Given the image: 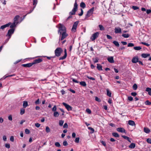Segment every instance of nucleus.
I'll list each match as a JSON object with an SVG mask.
<instances>
[{
    "label": "nucleus",
    "mask_w": 151,
    "mask_h": 151,
    "mask_svg": "<svg viewBox=\"0 0 151 151\" xmlns=\"http://www.w3.org/2000/svg\"><path fill=\"white\" fill-rule=\"evenodd\" d=\"M58 30V33L60 34V37H61L60 40H63L65 39L67 36L68 34L66 33V30L65 27L63 25L61 24H59Z\"/></svg>",
    "instance_id": "obj_1"
},
{
    "label": "nucleus",
    "mask_w": 151,
    "mask_h": 151,
    "mask_svg": "<svg viewBox=\"0 0 151 151\" xmlns=\"http://www.w3.org/2000/svg\"><path fill=\"white\" fill-rule=\"evenodd\" d=\"M77 9L78 5L77 4L76 0L74 4L73 8L72 11L69 13V15H74L75 14L76 12L77 11Z\"/></svg>",
    "instance_id": "obj_2"
},
{
    "label": "nucleus",
    "mask_w": 151,
    "mask_h": 151,
    "mask_svg": "<svg viewBox=\"0 0 151 151\" xmlns=\"http://www.w3.org/2000/svg\"><path fill=\"white\" fill-rule=\"evenodd\" d=\"M63 50L60 47H58L55 51V56L57 57L60 56L61 53L63 52Z\"/></svg>",
    "instance_id": "obj_3"
},
{
    "label": "nucleus",
    "mask_w": 151,
    "mask_h": 151,
    "mask_svg": "<svg viewBox=\"0 0 151 151\" xmlns=\"http://www.w3.org/2000/svg\"><path fill=\"white\" fill-rule=\"evenodd\" d=\"M99 35V32H96L92 35L90 38V39L92 41H93L98 37Z\"/></svg>",
    "instance_id": "obj_4"
},
{
    "label": "nucleus",
    "mask_w": 151,
    "mask_h": 151,
    "mask_svg": "<svg viewBox=\"0 0 151 151\" xmlns=\"http://www.w3.org/2000/svg\"><path fill=\"white\" fill-rule=\"evenodd\" d=\"M79 22L78 21L75 22L73 24L72 29V31L73 32H75L76 31L77 27L78 24Z\"/></svg>",
    "instance_id": "obj_5"
},
{
    "label": "nucleus",
    "mask_w": 151,
    "mask_h": 151,
    "mask_svg": "<svg viewBox=\"0 0 151 151\" xmlns=\"http://www.w3.org/2000/svg\"><path fill=\"white\" fill-rule=\"evenodd\" d=\"M14 29H9L8 32L7 34L6 35V36L10 38L12 35L14 33Z\"/></svg>",
    "instance_id": "obj_6"
},
{
    "label": "nucleus",
    "mask_w": 151,
    "mask_h": 151,
    "mask_svg": "<svg viewBox=\"0 0 151 151\" xmlns=\"http://www.w3.org/2000/svg\"><path fill=\"white\" fill-rule=\"evenodd\" d=\"M63 104L65 106L68 111H70L72 110V107L68 104L64 102L63 103Z\"/></svg>",
    "instance_id": "obj_7"
},
{
    "label": "nucleus",
    "mask_w": 151,
    "mask_h": 151,
    "mask_svg": "<svg viewBox=\"0 0 151 151\" xmlns=\"http://www.w3.org/2000/svg\"><path fill=\"white\" fill-rule=\"evenodd\" d=\"M42 61V59L41 58H38L35 60L32 63L33 65L39 63Z\"/></svg>",
    "instance_id": "obj_8"
},
{
    "label": "nucleus",
    "mask_w": 151,
    "mask_h": 151,
    "mask_svg": "<svg viewBox=\"0 0 151 151\" xmlns=\"http://www.w3.org/2000/svg\"><path fill=\"white\" fill-rule=\"evenodd\" d=\"M115 32L116 33H122V29L119 27H116L114 29Z\"/></svg>",
    "instance_id": "obj_9"
},
{
    "label": "nucleus",
    "mask_w": 151,
    "mask_h": 151,
    "mask_svg": "<svg viewBox=\"0 0 151 151\" xmlns=\"http://www.w3.org/2000/svg\"><path fill=\"white\" fill-rule=\"evenodd\" d=\"M64 52H65V54H64V55L62 57H61L59 59V60H64L66 58V57L67 56V52H66V50L65 49L64 50Z\"/></svg>",
    "instance_id": "obj_10"
},
{
    "label": "nucleus",
    "mask_w": 151,
    "mask_h": 151,
    "mask_svg": "<svg viewBox=\"0 0 151 151\" xmlns=\"http://www.w3.org/2000/svg\"><path fill=\"white\" fill-rule=\"evenodd\" d=\"M10 24L11 23H9L7 24L2 25L0 27V29H1L3 30L5 28L8 27Z\"/></svg>",
    "instance_id": "obj_11"
},
{
    "label": "nucleus",
    "mask_w": 151,
    "mask_h": 151,
    "mask_svg": "<svg viewBox=\"0 0 151 151\" xmlns=\"http://www.w3.org/2000/svg\"><path fill=\"white\" fill-rule=\"evenodd\" d=\"M107 60L109 63H113L114 62V60L113 57L112 56L109 57L107 58Z\"/></svg>",
    "instance_id": "obj_12"
},
{
    "label": "nucleus",
    "mask_w": 151,
    "mask_h": 151,
    "mask_svg": "<svg viewBox=\"0 0 151 151\" xmlns=\"http://www.w3.org/2000/svg\"><path fill=\"white\" fill-rule=\"evenodd\" d=\"M117 131L121 132H125V129L122 127H119L116 129Z\"/></svg>",
    "instance_id": "obj_13"
},
{
    "label": "nucleus",
    "mask_w": 151,
    "mask_h": 151,
    "mask_svg": "<svg viewBox=\"0 0 151 151\" xmlns=\"http://www.w3.org/2000/svg\"><path fill=\"white\" fill-rule=\"evenodd\" d=\"M33 65V64H32V63H29L26 64H22V65L25 67H30Z\"/></svg>",
    "instance_id": "obj_14"
},
{
    "label": "nucleus",
    "mask_w": 151,
    "mask_h": 151,
    "mask_svg": "<svg viewBox=\"0 0 151 151\" xmlns=\"http://www.w3.org/2000/svg\"><path fill=\"white\" fill-rule=\"evenodd\" d=\"M132 62L133 63H136L138 62V57H134L132 59Z\"/></svg>",
    "instance_id": "obj_15"
},
{
    "label": "nucleus",
    "mask_w": 151,
    "mask_h": 151,
    "mask_svg": "<svg viewBox=\"0 0 151 151\" xmlns=\"http://www.w3.org/2000/svg\"><path fill=\"white\" fill-rule=\"evenodd\" d=\"M150 56V54L148 53H143L141 55L142 57L144 58H145Z\"/></svg>",
    "instance_id": "obj_16"
},
{
    "label": "nucleus",
    "mask_w": 151,
    "mask_h": 151,
    "mask_svg": "<svg viewBox=\"0 0 151 151\" xmlns=\"http://www.w3.org/2000/svg\"><path fill=\"white\" fill-rule=\"evenodd\" d=\"M128 124L129 125L133 126L135 125L134 122L132 120H129L128 121Z\"/></svg>",
    "instance_id": "obj_17"
},
{
    "label": "nucleus",
    "mask_w": 151,
    "mask_h": 151,
    "mask_svg": "<svg viewBox=\"0 0 151 151\" xmlns=\"http://www.w3.org/2000/svg\"><path fill=\"white\" fill-rule=\"evenodd\" d=\"M97 68L99 70H103L102 69V66L99 64H97Z\"/></svg>",
    "instance_id": "obj_18"
},
{
    "label": "nucleus",
    "mask_w": 151,
    "mask_h": 151,
    "mask_svg": "<svg viewBox=\"0 0 151 151\" xmlns=\"http://www.w3.org/2000/svg\"><path fill=\"white\" fill-rule=\"evenodd\" d=\"M135 147V144L134 143H132L129 146V147L130 148L133 149Z\"/></svg>",
    "instance_id": "obj_19"
},
{
    "label": "nucleus",
    "mask_w": 151,
    "mask_h": 151,
    "mask_svg": "<svg viewBox=\"0 0 151 151\" xmlns=\"http://www.w3.org/2000/svg\"><path fill=\"white\" fill-rule=\"evenodd\" d=\"M28 106V103L26 101H23V106L24 108H26Z\"/></svg>",
    "instance_id": "obj_20"
},
{
    "label": "nucleus",
    "mask_w": 151,
    "mask_h": 151,
    "mask_svg": "<svg viewBox=\"0 0 151 151\" xmlns=\"http://www.w3.org/2000/svg\"><path fill=\"white\" fill-rule=\"evenodd\" d=\"M59 115V113L57 111H54V113L53 114V116L54 117H58Z\"/></svg>",
    "instance_id": "obj_21"
},
{
    "label": "nucleus",
    "mask_w": 151,
    "mask_h": 151,
    "mask_svg": "<svg viewBox=\"0 0 151 151\" xmlns=\"http://www.w3.org/2000/svg\"><path fill=\"white\" fill-rule=\"evenodd\" d=\"M144 132L146 133H148L150 132V130L147 128L145 127L144 128Z\"/></svg>",
    "instance_id": "obj_22"
},
{
    "label": "nucleus",
    "mask_w": 151,
    "mask_h": 151,
    "mask_svg": "<svg viewBox=\"0 0 151 151\" xmlns=\"http://www.w3.org/2000/svg\"><path fill=\"white\" fill-rule=\"evenodd\" d=\"M19 15L16 16L14 19V22L17 23V21L19 19Z\"/></svg>",
    "instance_id": "obj_23"
},
{
    "label": "nucleus",
    "mask_w": 151,
    "mask_h": 151,
    "mask_svg": "<svg viewBox=\"0 0 151 151\" xmlns=\"http://www.w3.org/2000/svg\"><path fill=\"white\" fill-rule=\"evenodd\" d=\"M80 84L82 86L85 87L86 86V83L85 81H81L79 82Z\"/></svg>",
    "instance_id": "obj_24"
},
{
    "label": "nucleus",
    "mask_w": 151,
    "mask_h": 151,
    "mask_svg": "<svg viewBox=\"0 0 151 151\" xmlns=\"http://www.w3.org/2000/svg\"><path fill=\"white\" fill-rule=\"evenodd\" d=\"M106 93L107 95L109 97H111V92L109 91L108 89H106Z\"/></svg>",
    "instance_id": "obj_25"
},
{
    "label": "nucleus",
    "mask_w": 151,
    "mask_h": 151,
    "mask_svg": "<svg viewBox=\"0 0 151 151\" xmlns=\"http://www.w3.org/2000/svg\"><path fill=\"white\" fill-rule=\"evenodd\" d=\"M113 43L116 47H119V44L118 42L114 41H113Z\"/></svg>",
    "instance_id": "obj_26"
},
{
    "label": "nucleus",
    "mask_w": 151,
    "mask_h": 151,
    "mask_svg": "<svg viewBox=\"0 0 151 151\" xmlns=\"http://www.w3.org/2000/svg\"><path fill=\"white\" fill-rule=\"evenodd\" d=\"M80 6L81 7L84 8L86 7V5L84 2H82L80 4Z\"/></svg>",
    "instance_id": "obj_27"
},
{
    "label": "nucleus",
    "mask_w": 151,
    "mask_h": 151,
    "mask_svg": "<svg viewBox=\"0 0 151 151\" xmlns=\"http://www.w3.org/2000/svg\"><path fill=\"white\" fill-rule=\"evenodd\" d=\"M112 135L116 137H119V134L117 133L116 132H114L112 133Z\"/></svg>",
    "instance_id": "obj_28"
},
{
    "label": "nucleus",
    "mask_w": 151,
    "mask_h": 151,
    "mask_svg": "<svg viewBox=\"0 0 151 151\" xmlns=\"http://www.w3.org/2000/svg\"><path fill=\"white\" fill-rule=\"evenodd\" d=\"M134 49L135 50H139L141 49V48L140 46L134 47Z\"/></svg>",
    "instance_id": "obj_29"
},
{
    "label": "nucleus",
    "mask_w": 151,
    "mask_h": 151,
    "mask_svg": "<svg viewBox=\"0 0 151 151\" xmlns=\"http://www.w3.org/2000/svg\"><path fill=\"white\" fill-rule=\"evenodd\" d=\"M94 8L92 7L91 9L89 10L88 11V12L90 13L91 14H92L94 10Z\"/></svg>",
    "instance_id": "obj_30"
},
{
    "label": "nucleus",
    "mask_w": 151,
    "mask_h": 151,
    "mask_svg": "<svg viewBox=\"0 0 151 151\" xmlns=\"http://www.w3.org/2000/svg\"><path fill=\"white\" fill-rule=\"evenodd\" d=\"M100 30H104V28L103 25H99V26Z\"/></svg>",
    "instance_id": "obj_31"
},
{
    "label": "nucleus",
    "mask_w": 151,
    "mask_h": 151,
    "mask_svg": "<svg viewBox=\"0 0 151 151\" xmlns=\"http://www.w3.org/2000/svg\"><path fill=\"white\" fill-rule=\"evenodd\" d=\"M10 38L8 37L6 39V40H5V41L3 43V44H2V45L3 46V45H5V44H6L7 42H8L9 41V39Z\"/></svg>",
    "instance_id": "obj_32"
},
{
    "label": "nucleus",
    "mask_w": 151,
    "mask_h": 151,
    "mask_svg": "<svg viewBox=\"0 0 151 151\" xmlns=\"http://www.w3.org/2000/svg\"><path fill=\"white\" fill-rule=\"evenodd\" d=\"M33 5L35 6L34 8H35L36 5H37V1L36 0H33Z\"/></svg>",
    "instance_id": "obj_33"
},
{
    "label": "nucleus",
    "mask_w": 151,
    "mask_h": 151,
    "mask_svg": "<svg viewBox=\"0 0 151 151\" xmlns=\"http://www.w3.org/2000/svg\"><path fill=\"white\" fill-rule=\"evenodd\" d=\"M25 110L24 109L22 108L20 110V114L22 115L24 113Z\"/></svg>",
    "instance_id": "obj_34"
},
{
    "label": "nucleus",
    "mask_w": 151,
    "mask_h": 151,
    "mask_svg": "<svg viewBox=\"0 0 151 151\" xmlns=\"http://www.w3.org/2000/svg\"><path fill=\"white\" fill-rule=\"evenodd\" d=\"M45 130H46V132L47 133L49 132L50 131V130L49 127L48 126H47L46 127Z\"/></svg>",
    "instance_id": "obj_35"
},
{
    "label": "nucleus",
    "mask_w": 151,
    "mask_h": 151,
    "mask_svg": "<svg viewBox=\"0 0 151 151\" xmlns=\"http://www.w3.org/2000/svg\"><path fill=\"white\" fill-rule=\"evenodd\" d=\"M16 23L14 22L12 24H11L10 26V27L11 28V29H13V28L15 26V24Z\"/></svg>",
    "instance_id": "obj_36"
},
{
    "label": "nucleus",
    "mask_w": 151,
    "mask_h": 151,
    "mask_svg": "<svg viewBox=\"0 0 151 151\" xmlns=\"http://www.w3.org/2000/svg\"><path fill=\"white\" fill-rule=\"evenodd\" d=\"M137 88V85L136 84H134L133 86V89L134 90H136Z\"/></svg>",
    "instance_id": "obj_37"
},
{
    "label": "nucleus",
    "mask_w": 151,
    "mask_h": 151,
    "mask_svg": "<svg viewBox=\"0 0 151 151\" xmlns=\"http://www.w3.org/2000/svg\"><path fill=\"white\" fill-rule=\"evenodd\" d=\"M122 36L125 38H128L129 37V35L127 34H124L122 35Z\"/></svg>",
    "instance_id": "obj_38"
},
{
    "label": "nucleus",
    "mask_w": 151,
    "mask_h": 151,
    "mask_svg": "<svg viewBox=\"0 0 151 151\" xmlns=\"http://www.w3.org/2000/svg\"><path fill=\"white\" fill-rule=\"evenodd\" d=\"M64 122L63 120H60L59 121V124L60 126H62Z\"/></svg>",
    "instance_id": "obj_39"
},
{
    "label": "nucleus",
    "mask_w": 151,
    "mask_h": 151,
    "mask_svg": "<svg viewBox=\"0 0 151 151\" xmlns=\"http://www.w3.org/2000/svg\"><path fill=\"white\" fill-rule=\"evenodd\" d=\"M55 145L58 147H59L60 146V145L59 142H57L55 143Z\"/></svg>",
    "instance_id": "obj_40"
},
{
    "label": "nucleus",
    "mask_w": 151,
    "mask_h": 151,
    "mask_svg": "<svg viewBox=\"0 0 151 151\" xmlns=\"http://www.w3.org/2000/svg\"><path fill=\"white\" fill-rule=\"evenodd\" d=\"M57 109V107L56 105H55L54 107L52 108V111H56Z\"/></svg>",
    "instance_id": "obj_41"
},
{
    "label": "nucleus",
    "mask_w": 151,
    "mask_h": 151,
    "mask_svg": "<svg viewBox=\"0 0 151 151\" xmlns=\"http://www.w3.org/2000/svg\"><path fill=\"white\" fill-rule=\"evenodd\" d=\"M63 145L64 146H66L68 145V142L66 140H64L63 141Z\"/></svg>",
    "instance_id": "obj_42"
},
{
    "label": "nucleus",
    "mask_w": 151,
    "mask_h": 151,
    "mask_svg": "<svg viewBox=\"0 0 151 151\" xmlns=\"http://www.w3.org/2000/svg\"><path fill=\"white\" fill-rule=\"evenodd\" d=\"M145 104L147 105H151V102H150L149 101L147 100L145 102Z\"/></svg>",
    "instance_id": "obj_43"
},
{
    "label": "nucleus",
    "mask_w": 151,
    "mask_h": 151,
    "mask_svg": "<svg viewBox=\"0 0 151 151\" xmlns=\"http://www.w3.org/2000/svg\"><path fill=\"white\" fill-rule=\"evenodd\" d=\"M40 99H38L35 101V103L36 104H40Z\"/></svg>",
    "instance_id": "obj_44"
},
{
    "label": "nucleus",
    "mask_w": 151,
    "mask_h": 151,
    "mask_svg": "<svg viewBox=\"0 0 151 151\" xmlns=\"http://www.w3.org/2000/svg\"><path fill=\"white\" fill-rule=\"evenodd\" d=\"M79 138L77 137L76 138L75 142L77 143H78L79 142Z\"/></svg>",
    "instance_id": "obj_45"
},
{
    "label": "nucleus",
    "mask_w": 151,
    "mask_h": 151,
    "mask_svg": "<svg viewBox=\"0 0 151 151\" xmlns=\"http://www.w3.org/2000/svg\"><path fill=\"white\" fill-rule=\"evenodd\" d=\"M91 14L89 12H87V13L85 19H86V18L89 17L91 16Z\"/></svg>",
    "instance_id": "obj_46"
},
{
    "label": "nucleus",
    "mask_w": 151,
    "mask_h": 151,
    "mask_svg": "<svg viewBox=\"0 0 151 151\" xmlns=\"http://www.w3.org/2000/svg\"><path fill=\"white\" fill-rule=\"evenodd\" d=\"M134 45V44L132 43H129L128 45V47H132Z\"/></svg>",
    "instance_id": "obj_47"
},
{
    "label": "nucleus",
    "mask_w": 151,
    "mask_h": 151,
    "mask_svg": "<svg viewBox=\"0 0 151 151\" xmlns=\"http://www.w3.org/2000/svg\"><path fill=\"white\" fill-rule=\"evenodd\" d=\"M25 132L26 134H29L30 133V131L28 129H25Z\"/></svg>",
    "instance_id": "obj_48"
},
{
    "label": "nucleus",
    "mask_w": 151,
    "mask_h": 151,
    "mask_svg": "<svg viewBox=\"0 0 151 151\" xmlns=\"http://www.w3.org/2000/svg\"><path fill=\"white\" fill-rule=\"evenodd\" d=\"M132 8L134 10H136L139 9V8L138 7L136 6H132Z\"/></svg>",
    "instance_id": "obj_49"
},
{
    "label": "nucleus",
    "mask_w": 151,
    "mask_h": 151,
    "mask_svg": "<svg viewBox=\"0 0 151 151\" xmlns=\"http://www.w3.org/2000/svg\"><path fill=\"white\" fill-rule=\"evenodd\" d=\"M5 146V147L8 149L10 147V145L9 143L6 144Z\"/></svg>",
    "instance_id": "obj_50"
},
{
    "label": "nucleus",
    "mask_w": 151,
    "mask_h": 151,
    "mask_svg": "<svg viewBox=\"0 0 151 151\" xmlns=\"http://www.w3.org/2000/svg\"><path fill=\"white\" fill-rule=\"evenodd\" d=\"M100 142L102 144V145L104 146H106V144L105 142L101 140L100 141Z\"/></svg>",
    "instance_id": "obj_51"
},
{
    "label": "nucleus",
    "mask_w": 151,
    "mask_h": 151,
    "mask_svg": "<svg viewBox=\"0 0 151 151\" xmlns=\"http://www.w3.org/2000/svg\"><path fill=\"white\" fill-rule=\"evenodd\" d=\"M141 43L142 44L144 45L147 46H148L150 45L149 44L146 42H141Z\"/></svg>",
    "instance_id": "obj_52"
},
{
    "label": "nucleus",
    "mask_w": 151,
    "mask_h": 151,
    "mask_svg": "<svg viewBox=\"0 0 151 151\" xmlns=\"http://www.w3.org/2000/svg\"><path fill=\"white\" fill-rule=\"evenodd\" d=\"M86 112L89 114H90L91 113V110L89 109H87L86 110Z\"/></svg>",
    "instance_id": "obj_53"
},
{
    "label": "nucleus",
    "mask_w": 151,
    "mask_h": 151,
    "mask_svg": "<svg viewBox=\"0 0 151 151\" xmlns=\"http://www.w3.org/2000/svg\"><path fill=\"white\" fill-rule=\"evenodd\" d=\"M147 142L149 144H151V139L150 138H148L147 139Z\"/></svg>",
    "instance_id": "obj_54"
},
{
    "label": "nucleus",
    "mask_w": 151,
    "mask_h": 151,
    "mask_svg": "<svg viewBox=\"0 0 151 151\" xmlns=\"http://www.w3.org/2000/svg\"><path fill=\"white\" fill-rule=\"evenodd\" d=\"M81 13L80 14H78V15L79 16H81L83 14V9H81Z\"/></svg>",
    "instance_id": "obj_55"
},
{
    "label": "nucleus",
    "mask_w": 151,
    "mask_h": 151,
    "mask_svg": "<svg viewBox=\"0 0 151 151\" xmlns=\"http://www.w3.org/2000/svg\"><path fill=\"white\" fill-rule=\"evenodd\" d=\"M128 99L129 101H132L133 100V98L131 96H128Z\"/></svg>",
    "instance_id": "obj_56"
},
{
    "label": "nucleus",
    "mask_w": 151,
    "mask_h": 151,
    "mask_svg": "<svg viewBox=\"0 0 151 151\" xmlns=\"http://www.w3.org/2000/svg\"><path fill=\"white\" fill-rule=\"evenodd\" d=\"M122 136L123 138L127 140L128 139H129V138L128 137L124 135H122Z\"/></svg>",
    "instance_id": "obj_57"
},
{
    "label": "nucleus",
    "mask_w": 151,
    "mask_h": 151,
    "mask_svg": "<svg viewBox=\"0 0 151 151\" xmlns=\"http://www.w3.org/2000/svg\"><path fill=\"white\" fill-rule=\"evenodd\" d=\"M68 127V125L67 123H65L64 124L63 126V127L64 128H67Z\"/></svg>",
    "instance_id": "obj_58"
},
{
    "label": "nucleus",
    "mask_w": 151,
    "mask_h": 151,
    "mask_svg": "<svg viewBox=\"0 0 151 151\" xmlns=\"http://www.w3.org/2000/svg\"><path fill=\"white\" fill-rule=\"evenodd\" d=\"M72 81L73 82H75V83H79V82L78 81L76 80L74 78H72Z\"/></svg>",
    "instance_id": "obj_59"
},
{
    "label": "nucleus",
    "mask_w": 151,
    "mask_h": 151,
    "mask_svg": "<svg viewBox=\"0 0 151 151\" xmlns=\"http://www.w3.org/2000/svg\"><path fill=\"white\" fill-rule=\"evenodd\" d=\"M106 37L107 39L109 40H111L112 39V37L108 35H106Z\"/></svg>",
    "instance_id": "obj_60"
},
{
    "label": "nucleus",
    "mask_w": 151,
    "mask_h": 151,
    "mask_svg": "<svg viewBox=\"0 0 151 151\" xmlns=\"http://www.w3.org/2000/svg\"><path fill=\"white\" fill-rule=\"evenodd\" d=\"M95 100L97 101H98L99 102H100L101 101L100 99H99L97 97H95Z\"/></svg>",
    "instance_id": "obj_61"
},
{
    "label": "nucleus",
    "mask_w": 151,
    "mask_h": 151,
    "mask_svg": "<svg viewBox=\"0 0 151 151\" xmlns=\"http://www.w3.org/2000/svg\"><path fill=\"white\" fill-rule=\"evenodd\" d=\"M35 126L37 127H39L40 126V124L38 123H36L35 124Z\"/></svg>",
    "instance_id": "obj_62"
},
{
    "label": "nucleus",
    "mask_w": 151,
    "mask_h": 151,
    "mask_svg": "<svg viewBox=\"0 0 151 151\" xmlns=\"http://www.w3.org/2000/svg\"><path fill=\"white\" fill-rule=\"evenodd\" d=\"M146 91L148 92L150 91H151V88L147 87L146 88Z\"/></svg>",
    "instance_id": "obj_63"
},
{
    "label": "nucleus",
    "mask_w": 151,
    "mask_h": 151,
    "mask_svg": "<svg viewBox=\"0 0 151 151\" xmlns=\"http://www.w3.org/2000/svg\"><path fill=\"white\" fill-rule=\"evenodd\" d=\"M3 139L4 141H6L7 140L6 137V136H4L3 137Z\"/></svg>",
    "instance_id": "obj_64"
}]
</instances>
